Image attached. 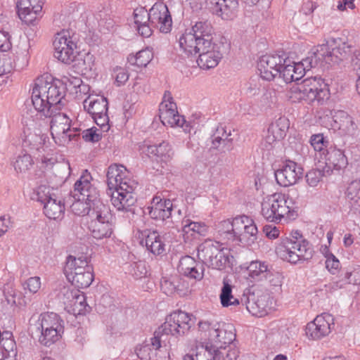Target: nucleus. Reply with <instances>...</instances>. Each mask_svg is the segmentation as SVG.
<instances>
[{"instance_id": "obj_1", "label": "nucleus", "mask_w": 360, "mask_h": 360, "mask_svg": "<svg viewBox=\"0 0 360 360\" xmlns=\"http://www.w3.org/2000/svg\"><path fill=\"white\" fill-rule=\"evenodd\" d=\"M65 88L59 83L38 79L32 92L34 109L46 117H52L51 133L55 142L65 145L74 139L76 129H70V119L64 113L57 112L65 105Z\"/></svg>"}, {"instance_id": "obj_2", "label": "nucleus", "mask_w": 360, "mask_h": 360, "mask_svg": "<svg viewBox=\"0 0 360 360\" xmlns=\"http://www.w3.org/2000/svg\"><path fill=\"white\" fill-rule=\"evenodd\" d=\"M128 171L123 165H112L107 172V184L111 193V202L119 211L129 212L136 199L134 191L137 184L128 176Z\"/></svg>"}, {"instance_id": "obj_3", "label": "nucleus", "mask_w": 360, "mask_h": 360, "mask_svg": "<svg viewBox=\"0 0 360 360\" xmlns=\"http://www.w3.org/2000/svg\"><path fill=\"white\" fill-rule=\"evenodd\" d=\"M63 323V320L56 313H44L37 319L32 317L30 319L29 330L32 338L49 347L61 338L64 330Z\"/></svg>"}, {"instance_id": "obj_4", "label": "nucleus", "mask_w": 360, "mask_h": 360, "mask_svg": "<svg viewBox=\"0 0 360 360\" xmlns=\"http://www.w3.org/2000/svg\"><path fill=\"white\" fill-rule=\"evenodd\" d=\"M193 322L191 315L182 311H176L171 313L167 316L165 321L158 328L153 335V345L156 347H160L161 343L165 342L168 335L181 336L189 331Z\"/></svg>"}, {"instance_id": "obj_5", "label": "nucleus", "mask_w": 360, "mask_h": 360, "mask_svg": "<svg viewBox=\"0 0 360 360\" xmlns=\"http://www.w3.org/2000/svg\"><path fill=\"white\" fill-rule=\"evenodd\" d=\"M214 30L208 20H199L193 25L191 30L185 32L179 39L180 49L187 55H193L199 45H206L217 41L214 40Z\"/></svg>"}, {"instance_id": "obj_6", "label": "nucleus", "mask_w": 360, "mask_h": 360, "mask_svg": "<svg viewBox=\"0 0 360 360\" xmlns=\"http://www.w3.org/2000/svg\"><path fill=\"white\" fill-rule=\"evenodd\" d=\"M199 330L205 340L214 349H226L236 338L235 329L231 323L200 321Z\"/></svg>"}, {"instance_id": "obj_7", "label": "nucleus", "mask_w": 360, "mask_h": 360, "mask_svg": "<svg viewBox=\"0 0 360 360\" xmlns=\"http://www.w3.org/2000/svg\"><path fill=\"white\" fill-rule=\"evenodd\" d=\"M296 236L283 239L276 248L278 257L290 263L296 264L300 260L312 257L313 250L302 236L296 233Z\"/></svg>"}, {"instance_id": "obj_8", "label": "nucleus", "mask_w": 360, "mask_h": 360, "mask_svg": "<svg viewBox=\"0 0 360 360\" xmlns=\"http://www.w3.org/2000/svg\"><path fill=\"white\" fill-rule=\"evenodd\" d=\"M310 53L314 60H316V66L323 63H338L350 55L351 46L341 38H332L326 44L317 46Z\"/></svg>"}, {"instance_id": "obj_9", "label": "nucleus", "mask_w": 360, "mask_h": 360, "mask_svg": "<svg viewBox=\"0 0 360 360\" xmlns=\"http://www.w3.org/2000/svg\"><path fill=\"white\" fill-rule=\"evenodd\" d=\"M288 197L281 193L267 195L262 202L261 214L271 222L279 223L283 219H290L294 211L288 205Z\"/></svg>"}, {"instance_id": "obj_10", "label": "nucleus", "mask_w": 360, "mask_h": 360, "mask_svg": "<svg viewBox=\"0 0 360 360\" xmlns=\"http://www.w3.org/2000/svg\"><path fill=\"white\" fill-rule=\"evenodd\" d=\"M89 229L91 236L98 240L110 238L112 233V224L110 208L103 203H98L90 214Z\"/></svg>"}, {"instance_id": "obj_11", "label": "nucleus", "mask_w": 360, "mask_h": 360, "mask_svg": "<svg viewBox=\"0 0 360 360\" xmlns=\"http://www.w3.org/2000/svg\"><path fill=\"white\" fill-rule=\"evenodd\" d=\"M159 117L161 122L166 127H179L186 133H191V127L184 117L180 115L176 104L173 101L170 94H165L163 101L160 104Z\"/></svg>"}, {"instance_id": "obj_12", "label": "nucleus", "mask_w": 360, "mask_h": 360, "mask_svg": "<svg viewBox=\"0 0 360 360\" xmlns=\"http://www.w3.org/2000/svg\"><path fill=\"white\" fill-rule=\"evenodd\" d=\"M108 101L103 96L89 94L83 101L84 110L91 115L97 125L103 131L109 129Z\"/></svg>"}, {"instance_id": "obj_13", "label": "nucleus", "mask_w": 360, "mask_h": 360, "mask_svg": "<svg viewBox=\"0 0 360 360\" xmlns=\"http://www.w3.org/2000/svg\"><path fill=\"white\" fill-rule=\"evenodd\" d=\"M54 56L61 62L70 64L77 53L76 38L68 30L58 33L53 41Z\"/></svg>"}, {"instance_id": "obj_14", "label": "nucleus", "mask_w": 360, "mask_h": 360, "mask_svg": "<svg viewBox=\"0 0 360 360\" xmlns=\"http://www.w3.org/2000/svg\"><path fill=\"white\" fill-rule=\"evenodd\" d=\"M316 66V60H314L311 53L299 63H294L286 58H283L282 67L278 75L282 77L286 83H290L299 80L303 77L307 70H309Z\"/></svg>"}, {"instance_id": "obj_15", "label": "nucleus", "mask_w": 360, "mask_h": 360, "mask_svg": "<svg viewBox=\"0 0 360 360\" xmlns=\"http://www.w3.org/2000/svg\"><path fill=\"white\" fill-rule=\"evenodd\" d=\"M193 54L199 53L197 60L199 67L204 70L215 68L223 57L225 45L221 41H214L210 44L199 45Z\"/></svg>"}, {"instance_id": "obj_16", "label": "nucleus", "mask_w": 360, "mask_h": 360, "mask_svg": "<svg viewBox=\"0 0 360 360\" xmlns=\"http://www.w3.org/2000/svg\"><path fill=\"white\" fill-rule=\"evenodd\" d=\"M25 142L28 144L32 153L38 154L37 158L40 159L43 167L51 168L54 165L55 160L49 157L52 150L49 139L46 134H30Z\"/></svg>"}, {"instance_id": "obj_17", "label": "nucleus", "mask_w": 360, "mask_h": 360, "mask_svg": "<svg viewBox=\"0 0 360 360\" xmlns=\"http://www.w3.org/2000/svg\"><path fill=\"white\" fill-rule=\"evenodd\" d=\"M73 197H81L93 202L96 206L102 203L93 178L87 170H85L74 185Z\"/></svg>"}, {"instance_id": "obj_18", "label": "nucleus", "mask_w": 360, "mask_h": 360, "mask_svg": "<svg viewBox=\"0 0 360 360\" xmlns=\"http://www.w3.org/2000/svg\"><path fill=\"white\" fill-rule=\"evenodd\" d=\"M333 316L328 313L318 315L313 321L306 326V335L314 340L328 336L334 328Z\"/></svg>"}, {"instance_id": "obj_19", "label": "nucleus", "mask_w": 360, "mask_h": 360, "mask_svg": "<svg viewBox=\"0 0 360 360\" xmlns=\"http://www.w3.org/2000/svg\"><path fill=\"white\" fill-rule=\"evenodd\" d=\"M242 302L245 303L247 310L255 316H263L272 308V299L268 294L248 292L243 295Z\"/></svg>"}, {"instance_id": "obj_20", "label": "nucleus", "mask_w": 360, "mask_h": 360, "mask_svg": "<svg viewBox=\"0 0 360 360\" xmlns=\"http://www.w3.org/2000/svg\"><path fill=\"white\" fill-rule=\"evenodd\" d=\"M236 233L235 241H239L247 245L255 243L257 239V228L254 220L248 216L236 217Z\"/></svg>"}, {"instance_id": "obj_21", "label": "nucleus", "mask_w": 360, "mask_h": 360, "mask_svg": "<svg viewBox=\"0 0 360 360\" xmlns=\"http://www.w3.org/2000/svg\"><path fill=\"white\" fill-rule=\"evenodd\" d=\"M150 24L162 33L171 31L172 20L166 4H156L149 11Z\"/></svg>"}, {"instance_id": "obj_22", "label": "nucleus", "mask_w": 360, "mask_h": 360, "mask_svg": "<svg viewBox=\"0 0 360 360\" xmlns=\"http://www.w3.org/2000/svg\"><path fill=\"white\" fill-rule=\"evenodd\" d=\"M283 57L280 55L262 56L257 63L260 77L267 81L274 79L281 71Z\"/></svg>"}, {"instance_id": "obj_23", "label": "nucleus", "mask_w": 360, "mask_h": 360, "mask_svg": "<svg viewBox=\"0 0 360 360\" xmlns=\"http://www.w3.org/2000/svg\"><path fill=\"white\" fill-rule=\"evenodd\" d=\"M303 169L295 162L287 160L281 169L275 172V177L278 184L289 186L295 184L302 176Z\"/></svg>"}, {"instance_id": "obj_24", "label": "nucleus", "mask_w": 360, "mask_h": 360, "mask_svg": "<svg viewBox=\"0 0 360 360\" xmlns=\"http://www.w3.org/2000/svg\"><path fill=\"white\" fill-rule=\"evenodd\" d=\"M290 127V122L285 117H281L268 127L262 145L269 150L277 142L283 140Z\"/></svg>"}, {"instance_id": "obj_25", "label": "nucleus", "mask_w": 360, "mask_h": 360, "mask_svg": "<svg viewBox=\"0 0 360 360\" xmlns=\"http://www.w3.org/2000/svg\"><path fill=\"white\" fill-rule=\"evenodd\" d=\"M307 95V101L311 103L323 102L328 98V91L326 85L320 77H309L302 82Z\"/></svg>"}, {"instance_id": "obj_26", "label": "nucleus", "mask_w": 360, "mask_h": 360, "mask_svg": "<svg viewBox=\"0 0 360 360\" xmlns=\"http://www.w3.org/2000/svg\"><path fill=\"white\" fill-rule=\"evenodd\" d=\"M137 234L140 244L145 245L153 255H160L165 251V243L162 240V237L156 231H138Z\"/></svg>"}, {"instance_id": "obj_27", "label": "nucleus", "mask_w": 360, "mask_h": 360, "mask_svg": "<svg viewBox=\"0 0 360 360\" xmlns=\"http://www.w3.org/2000/svg\"><path fill=\"white\" fill-rule=\"evenodd\" d=\"M42 0H17L19 18L26 24L33 23L42 9Z\"/></svg>"}, {"instance_id": "obj_28", "label": "nucleus", "mask_w": 360, "mask_h": 360, "mask_svg": "<svg viewBox=\"0 0 360 360\" xmlns=\"http://www.w3.org/2000/svg\"><path fill=\"white\" fill-rule=\"evenodd\" d=\"M141 150L148 157L153 156L157 161L164 163L171 161L174 154L172 146L165 141L158 144L144 143Z\"/></svg>"}, {"instance_id": "obj_29", "label": "nucleus", "mask_w": 360, "mask_h": 360, "mask_svg": "<svg viewBox=\"0 0 360 360\" xmlns=\"http://www.w3.org/2000/svg\"><path fill=\"white\" fill-rule=\"evenodd\" d=\"M151 218L156 220L165 221L172 218V212L174 210L172 201L169 199L162 200L160 196H155L148 208Z\"/></svg>"}, {"instance_id": "obj_30", "label": "nucleus", "mask_w": 360, "mask_h": 360, "mask_svg": "<svg viewBox=\"0 0 360 360\" xmlns=\"http://www.w3.org/2000/svg\"><path fill=\"white\" fill-rule=\"evenodd\" d=\"M345 205L348 214H360V178L349 183L345 192Z\"/></svg>"}, {"instance_id": "obj_31", "label": "nucleus", "mask_w": 360, "mask_h": 360, "mask_svg": "<svg viewBox=\"0 0 360 360\" xmlns=\"http://www.w3.org/2000/svg\"><path fill=\"white\" fill-rule=\"evenodd\" d=\"M238 6V0H213L210 8L214 14L229 20L236 16Z\"/></svg>"}, {"instance_id": "obj_32", "label": "nucleus", "mask_w": 360, "mask_h": 360, "mask_svg": "<svg viewBox=\"0 0 360 360\" xmlns=\"http://www.w3.org/2000/svg\"><path fill=\"white\" fill-rule=\"evenodd\" d=\"M93 271L92 266L89 264V260L85 256H80L76 257L72 255H69L65 262L64 267V273L66 278L76 276L77 274H82L86 271Z\"/></svg>"}, {"instance_id": "obj_33", "label": "nucleus", "mask_w": 360, "mask_h": 360, "mask_svg": "<svg viewBox=\"0 0 360 360\" xmlns=\"http://www.w3.org/2000/svg\"><path fill=\"white\" fill-rule=\"evenodd\" d=\"M271 266L264 261L254 260L250 262L246 267V279L250 283H260L264 281Z\"/></svg>"}, {"instance_id": "obj_34", "label": "nucleus", "mask_w": 360, "mask_h": 360, "mask_svg": "<svg viewBox=\"0 0 360 360\" xmlns=\"http://www.w3.org/2000/svg\"><path fill=\"white\" fill-rule=\"evenodd\" d=\"M326 174H330L332 169L340 170L347 167L348 162L342 150L330 148L325 156Z\"/></svg>"}, {"instance_id": "obj_35", "label": "nucleus", "mask_w": 360, "mask_h": 360, "mask_svg": "<svg viewBox=\"0 0 360 360\" xmlns=\"http://www.w3.org/2000/svg\"><path fill=\"white\" fill-rule=\"evenodd\" d=\"M221 354L220 350L214 349L205 340L204 344L197 346L191 354L186 355L184 360H219Z\"/></svg>"}, {"instance_id": "obj_36", "label": "nucleus", "mask_w": 360, "mask_h": 360, "mask_svg": "<svg viewBox=\"0 0 360 360\" xmlns=\"http://www.w3.org/2000/svg\"><path fill=\"white\" fill-rule=\"evenodd\" d=\"M334 127L345 134H354L356 124L353 118L345 111L338 110L333 115Z\"/></svg>"}, {"instance_id": "obj_37", "label": "nucleus", "mask_w": 360, "mask_h": 360, "mask_svg": "<svg viewBox=\"0 0 360 360\" xmlns=\"http://www.w3.org/2000/svg\"><path fill=\"white\" fill-rule=\"evenodd\" d=\"M223 246L224 245L218 241L206 239L198 247V257L206 264Z\"/></svg>"}, {"instance_id": "obj_38", "label": "nucleus", "mask_w": 360, "mask_h": 360, "mask_svg": "<svg viewBox=\"0 0 360 360\" xmlns=\"http://www.w3.org/2000/svg\"><path fill=\"white\" fill-rule=\"evenodd\" d=\"M65 212V205L63 202L55 196L53 198L46 201L44 204V213L51 219H61Z\"/></svg>"}, {"instance_id": "obj_39", "label": "nucleus", "mask_w": 360, "mask_h": 360, "mask_svg": "<svg viewBox=\"0 0 360 360\" xmlns=\"http://www.w3.org/2000/svg\"><path fill=\"white\" fill-rule=\"evenodd\" d=\"M73 63V67L77 72L81 74H86L93 70L95 65V57L90 53L83 54H75Z\"/></svg>"}, {"instance_id": "obj_40", "label": "nucleus", "mask_w": 360, "mask_h": 360, "mask_svg": "<svg viewBox=\"0 0 360 360\" xmlns=\"http://www.w3.org/2000/svg\"><path fill=\"white\" fill-rule=\"evenodd\" d=\"M230 259L231 254L229 250L223 246V248L210 259L206 265L213 269L221 271L229 265Z\"/></svg>"}, {"instance_id": "obj_41", "label": "nucleus", "mask_w": 360, "mask_h": 360, "mask_svg": "<svg viewBox=\"0 0 360 360\" xmlns=\"http://www.w3.org/2000/svg\"><path fill=\"white\" fill-rule=\"evenodd\" d=\"M75 201L71 205V210L78 216L89 215L96 209V205L92 202L83 199L81 197H74Z\"/></svg>"}, {"instance_id": "obj_42", "label": "nucleus", "mask_w": 360, "mask_h": 360, "mask_svg": "<svg viewBox=\"0 0 360 360\" xmlns=\"http://www.w3.org/2000/svg\"><path fill=\"white\" fill-rule=\"evenodd\" d=\"M77 296L73 301L70 302L68 307L70 311L75 315L85 314L90 311V307L86 302V297L83 292H76Z\"/></svg>"}, {"instance_id": "obj_43", "label": "nucleus", "mask_w": 360, "mask_h": 360, "mask_svg": "<svg viewBox=\"0 0 360 360\" xmlns=\"http://www.w3.org/2000/svg\"><path fill=\"white\" fill-rule=\"evenodd\" d=\"M153 337L150 339L149 343H146L141 345L136 352L138 357L141 360H151L153 358L157 356L158 353L161 352L160 347H156L153 345Z\"/></svg>"}, {"instance_id": "obj_44", "label": "nucleus", "mask_w": 360, "mask_h": 360, "mask_svg": "<svg viewBox=\"0 0 360 360\" xmlns=\"http://www.w3.org/2000/svg\"><path fill=\"white\" fill-rule=\"evenodd\" d=\"M220 300L223 307L236 306L239 304V301L232 295V287L226 281H224L223 287L221 290Z\"/></svg>"}, {"instance_id": "obj_45", "label": "nucleus", "mask_w": 360, "mask_h": 360, "mask_svg": "<svg viewBox=\"0 0 360 360\" xmlns=\"http://www.w3.org/2000/svg\"><path fill=\"white\" fill-rule=\"evenodd\" d=\"M181 225L182 230L186 233H188L189 231H193L201 236H205L208 230V227L205 224L202 222H195L188 218H184L182 219Z\"/></svg>"}, {"instance_id": "obj_46", "label": "nucleus", "mask_w": 360, "mask_h": 360, "mask_svg": "<svg viewBox=\"0 0 360 360\" xmlns=\"http://www.w3.org/2000/svg\"><path fill=\"white\" fill-rule=\"evenodd\" d=\"M73 285L79 288H85L89 287L93 280V271L84 272L81 274H77L76 276H72L67 278Z\"/></svg>"}, {"instance_id": "obj_47", "label": "nucleus", "mask_w": 360, "mask_h": 360, "mask_svg": "<svg viewBox=\"0 0 360 360\" xmlns=\"http://www.w3.org/2000/svg\"><path fill=\"white\" fill-rule=\"evenodd\" d=\"M34 164L33 160L30 155L23 154L17 157L13 162V167L18 173H26L32 167Z\"/></svg>"}, {"instance_id": "obj_48", "label": "nucleus", "mask_w": 360, "mask_h": 360, "mask_svg": "<svg viewBox=\"0 0 360 360\" xmlns=\"http://www.w3.org/2000/svg\"><path fill=\"white\" fill-rule=\"evenodd\" d=\"M236 217L233 220L227 219L220 222L218 226L219 232L221 235L225 234L229 240L235 241Z\"/></svg>"}, {"instance_id": "obj_49", "label": "nucleus", "mask_w": 360, "mask_h": 360, "mask_svg": "<svg viewBox=\"0 0 360 360\" xmlns=\"http://www.w3.org/2000/svg\"><path fill=\"white\" fill-rule=\"evenodd\" d=\"M6 338L1 340L0 345L4 349L5 353L3 354L4 356H7L8 360L14 359L17 356L16 345L15 341L11 338V334L9 333H6Z\"/></svg>"}, {"instance_id": "obj_50", "label": "nucleus", "mask_w": 360, "mask_h": 360, "mask_svg": "<svg viewBox=\"0 0 360 360\" xmlns=\"http://www.w3.org/2000/svg\"><path fill=\"white\" fill-rule=\"evenodd\" d=\"M288 98L294 103L307 101V95L302 82L293 84L288 92Z\"/></svg>"}, {"instance_id": "obj_51", "label": "nucleus", "mask_w": 360, "mask_h": 360, "mask_svg": "<svg viewBox=\"0 0 360 360\" xmlns=\"http://www.w3.org/2000/svg\"><path fill=\"white\" fill-rule=\"evenodd\" d=\"M53 191V189L48 186L40 185L34 191V194L36 195L35 198L37 201L44 205L46 201H49L56 196L55 193L52 192Z\"/></svg>"}, {"instance_id": "obj_52", "label": "nucleus", "mask_w": 360, "mask_h": 360, "mask_svg": "<svg viewBox=\"0 0 360 360\" xmlns=\"http://www.w3.org/2000/svg\"><path fill=\"white\" fill-rule=\"evenodd\" d=\"M231 136V130L227 131L225 127L221 126L218 127L212 136V148L214 149H219L221 145V141H224L225 139H229Z\"/></svg>"}, {"instance_id": "obj_53", "label": "nucleus", "mask_w": 360, "mask_h": 360, "mask_svg": "<svg viewBox=\"0 0 360 360\" xmlns=\"http://www.w3.org/2000/svg\"><path fill=\"white\" fill-rule=\"evenodd\" d=\"M344 278L345 281L342 280L338 282L340 283V288L343 287L345 284H360V266H357L352 271L345 273Z\"/></svg>"}, {"instance_id": "obj_54", "label": "nucleus", "mask_w": 360, "mask_h": 360, "mask_svg": "<svg viewBox=\"0 0 360 360\" xmlns=\"http://www.w3.org/2000/svg\"><path fill=\"white\" fill-rule=\"evenodd\" d=\"M178 276L164 277L161 280L160 287L162 291L167 295H172L176 292V283H178Z\"/></svg>"}, {"instance_id": "obj_55", "label": "nucleus", "mask_w": 360, "mask_h": 360, "mask_svg": "<svg viewBox=\"0 0 360 360\" xmlns=\"http://www.w3.org/2000/svg\"><path fill=\"white\" fill-rule=\"evenodd\" d=\"M153 53L149 49L139 51L131 59L134 60V64L138 67H146L152 60Z\"/></svg>"}, {"instance_id": "obj_56", "label": "nucleus", "mask_w": 360, "mask_h": 360, "mask_svg": "<svg viewBox=\"0 0 360 360\" xmlns=\"http://www.w3.org/2000/svg\"><path fill=\"white\" fill-rule=\"evenodd\" d=\"M204 264L196 262L184 275L190 278L200 281L204 276Z\"/></svg>"}, {"instance_id": "obj_57", "label": "nucleus", "mask_w": 360, "mask_h": 360, "mask_svg": "<svg viewBox=\"0 0 360 360\" xmlns=\"http://www.w3.org/2000/svg\"><path fill=\"white\" fill-rule=\"evenodd\" d=\"M76 292H79L78 290L71 289L69 287H63L59 295V299L68 308L70 306V302L73 301L75 297L77 295Z\"/></svg>"}, {"instance_id": "obj_58", "label": "nucleus", "mask_w": 360, "mask_h": 360, "mask_svg": "<svg viewBox=\"0 0 360 360\" xmlns=\"http://www.w3.org/2000/svg\"><path fill=\"white\" fill-rule=\"evenodd\" d=\"M326 174V169L323 171L320 169H312L306 174L307 184L312 187L316 186L321 181L322 176Z\"/></svg>"}, {"instance_id": "obj_59", "label": "nucleus", "mask_w": 360, "mask_h": 360, "mask_svg": "<svg viewBox=\"0 0 360 360\" xmlns=\"http://www.w3.org/2000/svg\"><path fill=\"white\" fill-rule=\"evenodd\" d=\"M264 281H267L271 286L281 287L283 276L279 272L274 271L271 266Z\"/></svg>"}, {"instance_id": "obj_60", "label": "nucleus", "mask_w": 360, "mask_h": 360, "mask_svg": "<svg viewBox=\"0 0 360 360\" xmlns=\"http://www.w3.org/2000/svg\"><path fill=\"white\" fill-rule=\"evenodd\" d=\"M310 143L316 151L321 152L327 146V141L322 134L312 135L310 139Z\"/></svg>"}, {"instance_id": "obj_61", "label": "nucleus", "mask_w": 360, "mask_h": 360, "mask_svg": "<svg viewBox=\"0 0 360 360\" xmlns=\"http://www.w3.org/2000/svg\"><path fill=\"white\" fill-rule=\"evenodd\" d=\"M40 287L41 279L38 276L30 277L23 283L24 290H27L31 293H36Z\"/></svg>"}, {"instance_id": "obj_62", "label": "nucleus", "mask_w": 360, "mask_h": 360, "mask_svg": "<svg viewBox=\"0 0 360 360\" xmlns=\"http://www.w3.org/2000/svg\"><path fill=\"white\" fill-rule=\"evenodd\" d=\"M82 135L86 141L98 142L101 138L99 130L94 127L82 131Z\"/></svg>"}, {"instance_id": "obj_63", "label": "nucleus", "mask_w": 360, "mask_h": 360, "mask_svg": "<svg viewBox=\"0 0 360 360\" xmlns=\"http://www.w3.org/2000/svg\"><path fill=\"white\" fill-rule=\"evenodd\" d=\"M326 266L331 273L335 274V271L339 269L340 263V261L335 257V256L328 252L327 250V252L326 253Z\"/></svg>"}, {"instance_id": "obj_64", "label": "nucleus", "mask_w": 360, "mask_h": 360, "mask_svg": "<svg viewBox=\"0 0 360 360\" xmlns=\"http://www.w3.org/2000/svg\"><path fill=\"white\" fill-rule=\"evenodd\" d=\"M114 73L115 78V82L117 86H121L124 85L129 79V73L124 68L117 67L114 70Z\"/></svg>"}]
</instances>
